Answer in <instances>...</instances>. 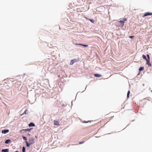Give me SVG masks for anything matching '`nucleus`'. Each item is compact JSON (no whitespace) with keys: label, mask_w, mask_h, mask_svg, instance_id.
I'll use <instances>...</instances> for the list:
<instances>
[{"label":"nucleus","mask_w":152,"mask_h":152,"mask_svg":"<svg viewBox=\"0 0 152 152\" xmlns=\"http://www.w3.org/2000/svg\"><path fill=\"white\" fill-rule=\"evenodd\" d=\"M34 138H30L28 140L29 143H30L31 145L32 144H34Z\"/></svg>","instance_id":"f257e3e1"},{"label":"nucleus","mask_w":152,"mask_h":152,"mask_svg":"<svg viewBox=\"0 0 152 152\" xmlns=\"http://www.w3.org/2000/svg\"><path fill=\"white\" fill-rule=\"evenodd\" d=\"M107 121V120L106 119H102L100 122L101 123H103V124L104 125L105 124L107 123V122H106V121Z\"/></svg>","instance_id":"f03ea898"},{"label":"nucleus","mask_w":152,"mask_h":152,"mask_svg":"<svg viewBox=\"0 0 152 152\" xmlns=\"http://www.w3.org/2000/svg\"><path fill=\"white\" fill-rule=\"evenodd\" d=\"M31 129H21L20 131V132H22L23 131H25L26 132L27 131H30Z\"/></svg>","instance_id":"7ed1b4c3"},{"label":"nucleus","mask_w":152,"mask_h":152,"mask_svg":"<svg viewBox=\"0 0 152 152\" xmlns=\"http://www.w3.org/2000/svg\"><path fill=\"white\" fill-rule=\"evenodd\" d=\"M54 123V125H57V126H60V124H59V122L58 121L54 120L53 121Z\"/></svg>","instance_id":"20e7f679"},{"label":"nucleus","mask_w":152,"mask_h":152,"mask_svg":"<svg viewBox=\"0 0 152 152\" xmlns=\"http://www.w3.org/2000/svg\"><path fill=\"white\" fill-rule=\"evenodd\" d=\"M152 13H149V12H146L145 13L143 17H145L147 16L152 15Z\"/></svg>","instance_id":"39448f33"},{"label":"nucleus","mask_w":152,"mask_h":152,"mask_svg":"<svg viewBox=\"0 0 152 152\" xmlns=\"http://www.w3.org/2000/svg\"><path fill=\"white\" fill-rule=\"evenodd\" d=\"M76 60L75 59L72 60L70 61V64L72 65L75 62H76Z\"/></svg>","instance_id":"423d86ee"},{"label":"nucleus","mask_w":152,"mask_h":152,"mask_svg":"<svg viewBox=\"0 0 152 152\" xmlns=\"http://www.w3.org/2000/svg\"><path fill=\"white\" fill-rule=\"evenodd\" d=\"M9 132V130L8 129L7 130H2L1 132L3 134H6L8 132Z\"/></svg>","instance_id":"0eeeda50"},{"label":"nucleus","mask_w":152,"mask_h":152,"mask_svg":"<svg viewBox=\"0 0 152 152\" xmlns=\"http://www.w3.org/2000/svg\"><path fill=\"white\" fill-rule=\"evenodd\" d=\"M75 45H82V46H83L84 47H87L88 46V45H83V44H77V43H76L75 44Z\"/></svg>","instance_id":"6e6552de"},{"label":"nucleus","mask_w":152,"mask_h":152,"mask_svg":"<svg viewBox=\"0 0 152 152\" xmlns=\"http://www.w3.org/2000/svg\"><path fill=\"white\" fill-rule=\"evenodd\" d=\"M146 64H147L148 66H151V64L150 63V60H146Z\"/></svg>","instance_id":"1a4fd4ad"},{"label":"nucleus","mask_w":152,"mask_h":152,"mask_svg":"<svg viewBox=\"0 0 152 152\" xmlns=\"http://www.w3.org/2000/svg\"><path fill=\"white\" fill-rule=\"evenodd\" d=\"M118 22L121 23V24L122 26H123L124 25V21L121 20L118 21Z\"/></svg>","instance_id":"9d476101"},{"label":"nucleus","mask_w":152,"mask_h":152,"mask_svg":"<svg viewBox=\"0 0 152 152\" xmlns=\"http://www.w3.org/2000/svg\"><path fill=\"white\" fill-rule=\"evenodd\" d=\"M9 149H3L1 150L2 152H9Z\"/></svg>","instance_id":"9b49d317"},{"label":"nucleus","mask_w":152,"mask_h":152,"mask_svg":"<svg viewBox=\"0 0 152 152\" xmlns=\"http://www.w3.org/2000/svg\"><path fill=\"white\" fill-rule=\"evenodd\" d=\"M94 75L95 77H100L102 76V75H101L97 74H94Z\"/></svg>","instance_id":"f8f14e48"},{"label":"nucleus","mask_w":152,"mask_h":152,"mask_svg":"<svg viewBox=\"0 0 152 152\" xmlns=\"http://www.w3.org/2000/svg\"><path fill=\"white\" fill-rule=\"evenodd\" d=\"M28 126H29V127H31V126H35V125L34 124L32 123V122H31V123H30L29 124H28Z\"/></svg>","instance_id":"ddd939ff"},{"label":"nucleus","mask_w":152,"mask_h":152,"mask_svg":"<svg viewBox=\"0 0 152 152\" xmlns=\"http://www.w3.org/2000/svg\"><path fill=\"white\" fill-rule=\"evenodd\" d=\"M25 142L26 144V146L27 147H29L31 145L30 143H28L27 141H25Z\"/></svg>","instance_id":"4468645a"},{"label":"nucleus","mask_w":152,"mask_h":152,"mask_svg":"<svg viewBox=\"0 0 152 152\" xmlns=\"http://www.w3.org/2000/svg\"><path fill=\"white\" fill-rule=\"evenodd\" d=\"M10 142V139H8L5 141V143L6 144H8Z\"/></svg>","instance_id":"2eb2a0df"},{"label":"nucleus","mask_w":152,"mask_h":152,"mask_svg":"<svg viewBox=\"0 0 152 152\" xmlns=\"http://www.w3.org/2000/svg\"><path fill=\"white\" fill-rule=\"evenodd\" d=\"M144 68L143 67L141 66L139 68V71H142L144 70Z\"/></svg>","instance_id":"dca6fc26"},{"label":"nucleus","mask_w":152,"mask_h":152,"mask_svg":"<svg viewBox=\"0 0 152 152\" xmlns=\"http://www.w3.org/2000/svg\"><path fill=\"white\" fill-rule=\"evenodd\" d=\"M130 94V91H129L127 92V98H129V94Z\"/></svg>","instance_id":"f3484780"},{"label":"nucleus","mask_w":152,"mask_h":152,"mask_svg":"<svg viewBox=\"0 0 152 152\" xmlns=\"http://www.w3.org/2000/svg\"><path fill=\"white\" fill-rule=\"evenodd\" d=\"M88 20L93 23H94V20L92 19H88Z\"/></svg>","instance_id":"a211bd4d"},{"label":"nucleus","mask_w":152,"mask_h":152,"mask_svg":"<svg viewBox=\"0 0 152 152\" xmlns=\"http://www.w3.org/2000/svg\"><path fill=\"white\" fill-rule=\"evenodd\" d=\"M142 57L144 59H145L146 61L147 60L146 57L145 55H143L142 56Z\"/></svg>","instance_id":"6ab92c4d"},{"label":"nucleus","mask_w":152,"mask_h":152,"mask_svg":"<svg viewBox=\"0 0 152 152\" xmlns=\"http://www.w3.org/2000/svg\"><path fill=\"white\" fill-rule=\"evenodd\" d=\"M23 137V139L25 140L26 141H27V138L25 137V136H22Z\"/></svg>","instance_id":"aec40b11"},{"label":"nucleus","mask_w":152,"mask_h":152,"mask_svg":"<svg viewBox=\"0 0 152 152\" xmlns=\"http://www.w3.org/2000/svg\"><path fill=\"white\" fill-rule=\"evenodd\" d=\"M147 60H150V56L148 54H147Z\"/></svg>","instance_id":"412c9836"},{"label":"nucleus","mask_w":152,"mask_h":152,"mask_svg":"<svg viewBox=\"0 0 152 152\" xmlns=\"http://www.w3.org/2000/svg\"><path fill=\"white\" fill-rule=\"evenodd\" d=\"M25 152V148L23 147L22 148V152Z\"/></svg>","instance_id":"4be33fe9"},{"label":"nucleus","mask_w":152,"mask_h":152,"mask_svg":"<svg viewBox=\"0 0 152 152\" xmlns=\"http://www.w3.org/2000/svg\"><path fill=\"white\" fill-rule=\"evenodd\" d=\"M83 142H79V144H83Z\"/></svg>","instance_id":"5701e85b"},{"label":"nucleus","mask_w":152,"mask_h":152,"mask_svg":"<svg viewBox=\"0 0 152 152\" xmlns=\"http://www.w3.org/2000/svg\"><path fill=\"white\" fill-rule=\"evenodd\" d=\"M126 18H124V19H123V21H124V22L125 21H126Z\"/></svg>","instance_id":"b1692460"},{"label":"nucleus","mask_w":152,"mask_h":152,"mask_svg":"<svg viewBox=\"0 0 152 152\" xmlns=\"http://www.w3.org/2000/svg\"><path fill=\"white\" fill-rule=\"evenodd\" d=\"M134 37L133 36H130L129 37L130 38H133Z\"/></svg>","instance_id":"393cba45"},{"label":"nucleus","mask_w":152,"mask_h":152,"mask_svg":"<svg viewBox=\"0 0 152 152\" xmlns=\"http://www.w3.org/2000/svg\"><path fill=\"white\" fill-rule=\"evenodd\" d=\"M109 114H108V115H107V117H106V118H109Z\"/></svg>","instance_id":"a878e982"},{"label":"nucleus","mask_w":152,"mask_h":152,"mask_svg":"<svg viewBox=\"0 0 152 152\" xmlns=\"http://www.w3.org/2000/svg\"><path fill=\"white\" fill-rule=\"evenodd\" d=\"M113 117V116H111V118H110V119H109V120L110 119H111L112 118V117Z\"/></svg>","instance_id":"bb28decb"},{"label":"nucleus","mask_w":152,"mask_h":152,"mask_svg":"<svg viewBox=\"0 0 152 152\" xmlns=\"http://www.w3.org/2000/svg\"><path fill=\"white\" fill-rule=\"evenodd\" d=\"M15 152H19V151H16Z\"/></svg>","instance_id":"cd10ccee"},{"label":"nucleus","mask_w":152,"mask_h":152,"mask_svg":"<svg viewBox=\"0 0 152 152\" xmlns=\"http://www.w3.org/2000/svg\"><path fill=\"white\" fill-rule=\"evenodd\" d=\"M35 137H36V138H37V136H35Z\"/></svg>","instance_id":"c85d7f7f"},{"label":"nucleus","mask_w":152,"mask_h":152,"mask_svg":"<svg viewBox=\"0 0 152 152\" xmlns=\"http://www.w3.org/2000/svg\"><path fill=\"white\" fill-rule=\"evenodd\" d=\"M28 135L30 136V134H28Z\"/></svg>","instance_id":"c756f323"},{"label":"nucleus","mask_w":152,"mask_h":152,"mask_svg":"<svg viewBox=\"0 0 152 152\" xmlns=\"http://www.w3.org/2000/svg\"><path fill=\"white\" fill-rule=\"evenodd\" d=\"M24 113H26L25 111L24 112Z\"/></svg>","instance_id":"7c9ffc66"}]
</instances>
